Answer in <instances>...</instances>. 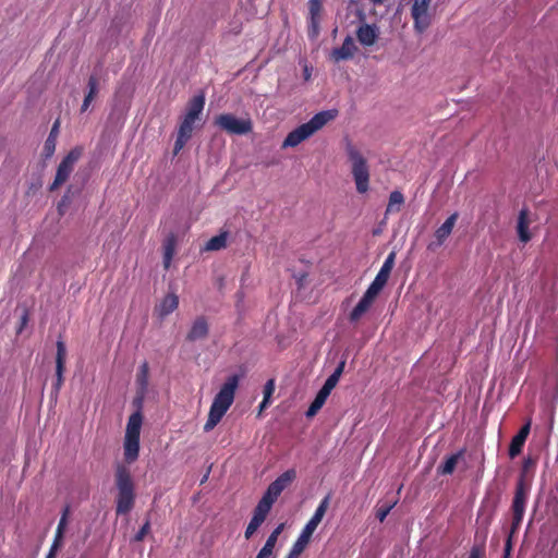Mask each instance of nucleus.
<instances>
[{
	"label": "nucleus",
	"instance_id": "nucleus-1",
	"mask_svg": "<svg viewBox=\"0 0 558 558\" xmlns=\"http://www.w3.org/2000/svg\"><path fill=\"white\" fill-rule=\"evenodd\" d=\"M240 376L232 375L227 378L218 392L215 395L208 418L203 426L204 432H210L220 423L225 414L234 402L235 390L239 386Z\"/></svg>",
	"mask_w": 558,
	"mask_h": 558
},
{
	"label": "nucleus",
	"instance_id": "nucleus-2",
	"mask_svg": "<svg viewBox=\"0 0 558 558\" xmlns=\"http://www.w3.org/2000/svg\"><path fill=\"white\" fill-rule=\"evenodd\" d=\"M204 105V95H196L189 101L186 113L183 116L177 133V140L173 145V156H177V154L185 147L186 142L192 138L197 122L201 121Z\"/></svg>",
	"mask_w": 558,
	"mask_h": 558
},
{
	"label": "nucleus",
	"instance_id": "nucleus-3",
	"mask_svg": "<svg viewBox=\"0 0 558 558\" xmlns=\"http://www.w3.org/2000/svg\"><path fill=\"white\" fill-rule=\"evenodd\" d=\"M338 116L337 109H328L327 111H320L312 117L311 121L296 126L293 131L289 132L284 141L281 144V148H295L299 144L311 138V136L325 124L333 121Z\"/></svg>",
	"mask_w": 558,
	"mask_h": 558
},
{
	"label": "nucleus",
	"instance_id": "nucleus-4",
	"mask_svg": "<svg viewBox=\"0 0 558 558\" xmlns=\"http://www.w3.org/2000/svg\"><path fill=\"white\" fill-rule=\"evenodd\" d=\"M116 486L118 489L116 511L118 515L130 512L135 505L136 493L132 475L124 464L116 469Z\"/></svg>",
	"mask_w": 558,
	"mask_h": 558
},
{
	"label": "nucleus",
	"instance_id": "nucleus-5",
	"mask_svg": "<svg viewBox=\"0 0 558 558\" xmlns=\"http://www.w3.org/2000/svg\"><path fill=\"white\" fill-rule=\"evenodd\" d=\"M330 494H327L324 499L320 500L318 508L315 510L313 515L308 519L302 529V533L299 535L296 541L293 543L290 551L284 558H298L306 548L311 542V536L318 527L323 518L325 517L326 510L329 507Z\"/></svg>",
	"mask_w": 558,
	"mask_h": 558
},
{
	"label": "nucleus",
	"instance_id": "nucleus-6",
	"mask_svg": "<svg viewBox=\"0 0 558 558\" xmlns=\"http://www.w3.org/2000/svg\"><path fill=\"white\" fill-rule=\"evenodd\" d=\"M143 425V414L141 411L132 413L126 422V430L124 437V459L131 464L137 460L140 456V440Z\"/></svg>",
	"mask_w": 558,
	"mask_h": 558
},
{
	"label": "nucleus",
	"instance_id": "nucleus-7",
	"mask_svg": "<svg viewBox=\"0 0 558 558\" xmlns=\"http://www.w3.org/2000/svg\"><path fill=\"white\" fill-rule=\"evenodd\" d=\"M348 156L352 163L351 173L355 182V191L365 194L369 189V168L365 157L353 146L348 147Z\"/></svg>",
	"mask_w": 558,
	"mask_h": 558
},
{
	"label": "nucleus",
	"instance_id": "nucleus-8",
	"mask_svg": "<svg viewBox=\"0 0 558 558\" xmlns=\"http://www.w3.org/2000/svg\"><path fill=\"white\" fill-rule=\"evenodd\" d=\"M82 156V148L75 147L71 149L68 155L60 162L53 182L49 186L50 192L57 191L59 186L68 182L70 175L75 169L76 163L80 161Z\"/></svg>",
	"mask_w": 558,
	"mask_h": 558
},
{
	"label": "nucleus",
	"instance_id": "nucleus-9",
	"mask_svg": "<svg viewBox=\"0 0 558 558\" xmlns=\"http://www.w3.org/2000/svg\"><path fill=\"white\" fill-rule=\"evenodd\" d=\"M215 124L229 134L243 135L252 132L253 124L250 118H236L231 113H222L216 117Z\"/></svg>",
	"mask_w": 558,
	"mask_h": 558
},
{
	"label": "nucleus",
	"instance_id": "nucleus-10",
	"mask_svg": "<svg viewBox=\"0 0 558 558\" xmlns=\"http://www.w3.org/2000/svg\"><path fill=\"white\" fill-rule=\"evenodd\" d=\"M527 499V488L524 485L523 477H520L517 482L515 493L513 496L511 510V533H517L524 518L525 502Z\"/></svg>",
	"mask_w": 558,
	"mask_h": 558
},
{
	"label": "nucleus",
	"instance_id": "nucleus-11",
	"mask_svg": "<svg viewBox=\"0 0 558 558\" xmlns=\"http://www.w3.org/2000/svg\"><path fill=\"white\" fill-rule=\"evenodd\" d=\"M433 0H414L411 8V17L414 22V29L423 34L432 23L428 9Z\"/></svg>",
	"mask_w": 558,
	"mask_h": 558
},
{
	"label": "nucleus",
	"instance_id": "nucleus-12",
	"mask_svg": "<svg viewBox=\"0 0 558 558\" xmlns=\"http://www.w3.org/2000/svg\"><path fill=\"white\" fill-rule=\"evenodd\" d=\"M295 477V469H288V471L280 474L277 480L270 483L264 494L265 498L270 500L272 504L277 500V498L282 494L284 489H287L288 485Z\"/></svg>",
	"mask_w": 558,
	"mask_h": 558
},
{
	"label": "nucleus",
	"instance_id": "nucleus-13",
	"mask_svg": "<svg viewBox=\"0 0 558 558\" xmlns=\"http://www.w3.org/2000/svg\"><path fill=\"white\" fill-rule=\"evenodd\" d=\"M66 363V344L62 340V337H59L57 341V354H56V381L52 385V392L54 395L60 393V388L63 386V373L65 371Z\"/></svg>",
	"mask_w": 558,
	"mask_h": 558
},
{
	"label": "nucleus",
	"instance_id": "nucleus-14",
	"mask_svg": "<svg viewBox=\"0 0 558 558\" xmlns=\"http://www.w3.org/2000/svg\"><path fill=\"white\" fill-rule=\"evenodd\" d=\"M396 264V253L391 252L389 253L384 264L381 265L379 272L375 276V279L369 284L368 288H371L372 291H374L376 294H379L383 288L386 286L389 276L395 267Z\"/></svg>",
	"mask_w": 558,
	"mask_h": 558
},
{
	"label": "nucleus",
	"instance_id": "nucleus-15",
	"mask_svg": "<svg viewBox=\"0 0 558 558\" xmlns=\"http://www.w3.org/2000/svg\"><path fill=\"white\" fill-rule=\"evenodd\" d=\"M323 12V0H308V37L319 36V23Z\"/></svg>",
	"mask_w": 558,
	"mask_h": 558
},
{
	"label": "nucleus",
	"instance_id": "nucleus-16",
	"mask_svg": "<svg viewBox=\"0 0 558 558\" xmlns=\"http://www.w3.org/2000/svg\"><path fill=\"white\" fill-rule=\"evenodd\" d=\"M378 295L372 291L371 288H367L361 301L355 305V307L349 314V319L351 323H356L365 313L369 310L374 301Z\"/></svg>",
	"mask_w": 558,
	"mask_h": 558
},
{
	"label": "nucleus",
	"instance_id": "nucleus-17",
	"mask_svg": "<svg viewBox=\"0 0 558 558\" xmlns=\"http://www.w3.org/2000/svg\"><path fill=\"white\" fill-rule=\"evenodd\" d=\"M378 295L372 291L371 288H367L361 301L355 305V307L349 314V319L351 323H356L365 313L369 310L374 301Z\"/></svg>",
	"mask_w": 558,
	"mask_h": 558
},
{
	"label": "nucleus",
	"instance_id": "nucleus-18",
	"mask_svg": "<svg viewBox=\"0 0 558 558\" xmlns=\"http://www.w3.org/2000/svg\"><path fill=\"white\" fill-rule=\"evenodd\" d=\"M356 51V46L351 36L343 39L341 47L333 48L331 52V59L333 62H340L343 60H350Z\"/></svg>",
	"mask_w": 558,
	"mask_h": 558
},
{
	"label": "nucleus",
	"instance_id": "nucleus-19",
	"mask_svg": "<svg viewBox=\"0 0 558 558\" xmlns=\"http://www.w3.org/2000/svg\"><path fill=\"white\" fill-rule=\"evenodd\" d=\"M209 333V325L207 319L204 316H198L195 318L193 325L191 326L186 340L190 342H195L197 340H203V338L207 337Z\"/></svg>",
	"mask_w": 558,
	"mask_h": 558
},
{
	"label": "nucleus",
	"instance_id": "nucleus-20",
	"mask_svg": "<svg viewBox=\"0 0 558 558\" xmlns=\"http://www.w3.org/2000/svg\"><path fill=\"white\" fill-rule=\"evenodd\" d=\"M359 43L363 46H373L379 36L376 25L363 24L355 31Z\"/></svg>",
	"mask_w": 558,
	"mask_h": 558
},
{
	"label": "nucleus",
	"instance_id": "nucleus-21",
	"mask_svg": "<svg viewBox=\"0 0 558 558\" xmlns=\"http://www.w3.org/2000/svg\"><path fill=\"white\" fill-rule=\"evenodd\" d=\"M458 216V213L449 215L445 222H442L441 226L435 230L434 236L437 240L438 246H441L452 232L453 228L456 227Z\"/></svg>",
	"mask_w": 558,
	"mask_h": 558
},
{
	"label": "nucleus",
	"instance_id": "nucleus-22",
	"mask_svg": "<svg viewBox=\"0 0 558 558\" xmlns=\"http://www.w3.org/2000/svg\"><path fill=\"white\" fill-rule=\"evenodd\" d=\"M66 517H68V508L64 509L63 515L59 520V525L57 527L53 542L50 545V550L46 555L45 558H56L57 553L62 544V538H63L64 531L66 527Z\"/></svg>",
	"mask_w": 558,
	"mask_h": 558
},
{
	"label": "nucleus",
	"instance_id": "nucleus-23",
	"mask_svg": "<svg viewBox=\"0 0 558 558\" xmlns=\"http://www.w3.org/2000/svg\"><path fill=\"white\" fill-rule=\"evenodd\" d=\"M179 306V298L175 293H168L156 307L157 315L161 318L172 314Z\"/></svg>",
	"mask_w": 558,
	"mask_h": 558
},
{
	"label": "nucleus",
	"instance_id": "nucleus-24",
	"mask_svg": "<svg viewBox=\"0 0 558 558\" xmlns=\"http://www.w3.org/2000/svg\"><path fill=\"white\" fill-rule=\"evenodd\" d=\"M529 210L523 208L519 211L517 220V232L522 242H529L532 239L531 232L529 231Z\"/></svg>",
	"mask_w": 558,
	"mask_h": 558
},
{
	"label": "nucleus",
	"instance_id": "nucleus-25",
	"mask_svg": "<svg viewBox=\"0 0 558 558\" xmlns=\"http://www.w3.org/2000/svg\"><path fill=\"white\" fill-rule=\"evenodd\" d=\"M464 451V449H460L457 453L447 457L444 463L437 468V473L440 475L452 474L459 463V460L463 458Z\"/></svg>",
	"mask_w": 558,
	"mask_h": 558
},
{
	"label": "nucleus",
	"instance_id": "nucleus-26",
	"mask_svg": "<svg viewBox=\"0 0 558 558\" xmlns=\"http://www.w3.org/2000/svg\"><path fill=\"white\" fill-rule=\"evenodd\" d=\"M59 133H60V122H59V120H57L52 124L50 133L48 135V138L45 141V144H44V154L47 158H50L56 150Z\"/></svg>",
	"mask_w": 558,
	"mask_h": 558
},
{
	"label": "nucleus",
	"instance_id": "nucleus-27",
	"mask_svg": "<svg viewBox=\"0 0 558 558\" xmlns=\"http://www.w3.org/2000/svg\"><path fill=\"white\" fill-rule=\"evenodd\" d=\"M136 384L138 386V392L143 396L147 390L149 384V365L148 362H143L140 366L136 375Z\"/></svg>",
	"mask_w": 558,
	"mask_h": 558
},
{
	"label": "nucleus",
	"instance_id": "nucleus-28",
	"mask_svg": "<svg viewBox=\"0 0 558 558\" xmlns=\"http://www.w3.org/2000/svg\"><path fill=\"white\" fill-rule=\"evenodd\" d=\"M272 502L268 500L265 495H263V498L257 504V507L254 509L253 517L257 519L259 524L262 525L265 521L267 514L272 508Z\"/></svg>",
	"mask_w": 558,
	"mask_h": 558
},
{
	"label": "nucleus",
	"instance_id": "nucleus-29",
	"mask_svg": "<svg viewBox=\"0 0 558 558\" xmlns=\"http://www.w3.org/2000/svg\"><path fill=\"white\" fill-rule=\"evenodd\" d=\"M272 502L268 500L265 495H263V498L257 504V507L254 509L253 517L257 519L259 524L262 525L265 521L267 514L272 508Z\"/></svg>",
	"mask_w": 558,
	"mask_h": 558
},
{
	"label": "nucleus",
	"instance_id": "nucleus-30",
	"mask_svg": "<svg viewBox=\"0 0 558 558\" xmlns=\"http://www.w3.org/2000/svg\"><path fill=\"white\" fill-rule=\"evenodd\" d=\"M329 393L325 391L324 387L320 388V390L317 392L316 397L312 401V403L308 407V410L306 411L307 416H314L318 413V411L322 409V407L325 404Z\"/></svg>",
	"mask_w": 558,
	"mask_h": 558
},
{
	"label": "nucleus",
	"instance_id": "nucleus-31",
	"mask_svg": "<svg viewBox=\"0 0 558 558\" xmlns=\"http://www.w3.org/2000/svg\"><path fill=\"white\" fill-rule=\"evenodd\" d=\"M404 203V196L401 192L395 191L390 193L389 201L386 206V214L398 213Z\"/></svg>",
	"mask_w": 558,
	"mask_h": 558
},
{
	"label": "nucleus",
	"instance_id": "nucleus-32",
	"mask_svg": "<svg viewBox=\"0 0 558 558\" xmlns=\"http://www.w3.org/2000/svg\"><path fill=\"white\" fill-rule=\"evenodd\" d=\"M175 244H177V239L173 234L167 236L163 242V250H165L163 264H165L166 268H168L172 262Z\"/></svg>",
	"mask_w": 558,
	"mask_h": 558
},
{
	"label": "nucleus",
	"instance_id": "nucleus-33",
	"mask_svg": "<svg viewBox=\"0 0 558 558\" xmlns=\"http://www.w3.org/2000/svg\"><path fill=\"white\" fill-rule=\"evenodd\" d=\"M489 524H490V518L486 519V524H485V529L482 534L481 543L473 545V547L470 551L469 558H483V556L485 555V542H486V537H487V526Z\"/></svg>",
	"mask_w": 558,
	"mask_h": 558
},
{
	"label": "nucleus",
	"instance_id": "nucleus-34",
	"mask_svg": "<svg viewBox=\"0 0 558 558\" xmlns=\"http://www.w3.org/2000/svg\"><path fill=\"white\" fill-rule=\"evenodd\" d=\"M228 242V232H220L218 235L209 239L205 245L206 250L217 251L220 248H225Z\"/></svg>",
	"mask_w": 558,
	"mask_h": 558
},
{
	"label": "nucleus",
	"instance_id": "nucleus-35",
	"mask_svg": "<svg viewBox=\"0 0 558 558\" xmlns=\"http://www.w3.org/2000/svg\"><path fill=\"white\" fill-rule=\"evenodd\" d=\"M523 447H524V440L522 438H520L518 435H515L510 441V445L508 448V456L510 458L518 457L520 454V452L522 451Z\"/></svg>",
	"mask_w": 558,
	"mask_h": 558
},
{
	"label": "nucleus",
	"instance_id": "nucleus-36",
	"mask_svg": "<svg viewBox=\"0 0 558 558\" xmlns=\"http://www.w3.org/2000/svg\"><path fill=\"white\" fill-rule=\"evenodd\" d=\"M283 526H284L283 524H279L277 527H275L272 530V532L269 534V536L267 537V539H266V542L264 544L266 549L268 551H270L271 554H274V547H275V545L277 543V539H278L280 533L283 530Z\"/></svg>",
	"mask_w": 558,
	"mask_h": 558
},
{
	"label": "nucleus",
	"instance_id": "nucleus-37",
	"mask_svg": "<svg viewBox=\"0 0 558 558\" xmlns=\"http://www.w3.org/2000/svg\"><path fill=\"white\" fill-rule=\"evenodd\" d=\"M88 92L86 94V96L84 98H86L89 104H92L94 101V99L96 98V95H97V92H98V80L96 76H89V80H88Z\"/></svg>",
	"mask_w": 558,
	"mask_h": 558
},
{
	"label": "nucleus",
	"instance_id": "nucleus-38",
	"mask_svg": "<svg viewBox=\"0 0 558 558\" xmlns=\"http://www.w3.org/2000/svg\"><path fill=\"white\" fill-rule=\"evenodd\" d=\"M151 529L150 520L147 519L145 523L142 525V527L138 530V532L134 536V541L136 543L143 542L144 538L149 534V531Z\"/></svg>",
	"mask_w": 558,
	"mask_h": 558
},
{
	"label": "nucleus",
	"instance_id": "nucleus-39",
	"mask_svg": "<svg viewBox=\"0 0 558 558\" xmlns=\"http://www.w3.org/2000/svg\"><path fill=\"white\" fill-rule=\"evenodd\" d=\"M260 524L257 519L254 517L251 518L248 521V524L244 531L245 538H250L253 534L256 533V531L259 529Z\"/></svg>",
	"mask_w": 558,
	"mask_h": 558
},
{
	"label": "nucleus",
	"instance_id": "nucleus-40",
	"mask_svg": "<svg viewBox=\"0 0 558 558\" xmlns=\"http://www.w3.org/2000/svg\"><path fill=\"white\" fill-rule=\"evenodd\" d=\"M393 507H395V504H388L387 506L379 507L376 510V518L379 521H384Z\"/></svg>",
	"mask_w": 558,
	"mask_h": 558
},
{
	"label": "nucleus",
	"instance_id": "nucleus-41",
	"mask_svg": "<svg viewBox=\"0 0 558 558\" xmlns=\"http://www.w3.org/2000/svg\"><path fill=\"white\" fill-rule=\"evenodd\" d=\"M339 380L340 379L331 374L328 378H326L323 387L330 395L332 389L338 385Z\"/></svg>",
	"mask_w": 558,
	"mask_h": 558
},
{
	"label": "nucleus",
	"instance_id": "nucleus-42",
	"mask_svg": "<svg viewBox=\"0 0 558 558\" xmlns=\"http://www.w3.org/2000/svg\"><path fill=\"white\" fill-rule=\"evenodd\" d=\"M275 390V380L274 378L268 379L266 384L264 385V398L268 399L270 401V398Z\"/></svg>",
	"mask_w": 558,
	"mask_h": 558
},
{
	"label": "nucleus",
	"instance_id": "nucleus-43",
	"mask_svg": "<svg viewBox=\"0 0 558 558\" xmlns=\"http://www.w3.org/2000/svg\"><path fill=\"white\" fill-rule=\"evenodd\" d=\"M28 323H29V311L27 308H25L23 311V314L20 317V327H19L17 332L20 333L23 330V328L27 326Z\"/></svg>",
	"mask_w": 558,
	"mask_h": 558
},
{
	"label": "nucleus",
	"instance_id": "nucleus-44",
	"mask_svg": "<svg viewBox=\"0 0 558 558\" xmlns=\"http://www.w3.org/2000/svg\"><path fill=\"white\" fill-rule=\"evenodd\" d=\"M71 194H72V185H70L65 192V194L62 196L58 209L61 211V205H69L71 203Z\"/></svg>",
	"mask_w": 558,
	"mask_h": 558
},
{
	"label": "nucleus",
	"instance_id": "nucleus-45",
	"mask_svg": "<svg viewBox=\"0 0 558 558\" xmlns=\"http://www.w3.org/2000/svg\"><path fill=\"white\" fill-rule=\"evenodd\" d=\"M530 430H531V422H527V423L523 424V426L517 434L520 438H522L525 441V439L529 436Z\"/></svg>",
	"mask_w": 558,
	"mask_h": 558
},
{
	"label": "nucleus",
	"instance_id": "nucleus-46",
	"mask_svg": "<svg viewBox=\"0 0 558 558\" xmlns=\"http://www.w3.org/2000/svg\"><path fill=\"white\" fill-rule=\"evenodd\" d=\"M344 367H345V361L342 360V361L339 362V364L335 368L333 376H336L338 379H340L341 375H342V372L344 371Z\"/></svg>",
	"mask_w": 558,
	"mask_h": 558
},
{
	"label": "nucleus",
	"instance_id": "nucleus-47",
	"mask_svg": "<svg viewBox=\"0 0 558 558\" xmlns=\"http://www.w3.org/2000/svg\"><path fill=\"white\" fill-rule=\"evenodd\" d=\"M512 534L513 533L510 532V534L507 537V542H506V545H505V555H504L505 558H509V554H510V550H511V536H512Z\"/></svg>",
	"mask_w": 558,
	"mask_h": 558
},
{
	"label": "nucleus",
	"instance_id": "nucleus-48",
	"mask_svg": "<svg viewBox=\"0 0 558 558\" xmlns=\"http://www.w3.org/2000/svg\"><path fill=\"white\" fill-rule=\"evenodd\" d=\"M272 554L263 546L256 555V558H269Z\"/></svg>",
	"mask_w": 558,
	"mask_h": 558
},
{
	"label": "nucleus",
	"instance_id": "nucleus-49",
	"mask_svg": "<svg viewBox=\"0 0 558 558\" xmlns=\"http://www.w3.org/2000/svg\"><path fill=\"white\" fill-rule=\"evenodd\" d=\"M90 107V102L89 100H87L86 98L83 99V104L81 106V112H86L88 110V108Z\"/></svg>",
	"mask_w": 558,
	"mask_h": 558
},
{
	"label": "nucleus",
	"instance_id": "nucleus-50",
	"mask_svg": "<svg viewBox=\"0 0 558 558\" xmlns=\"http://www.w3.org/2000/svg\"><path fill=\"white\" fill-rule=\"evenodd\" d=\"M270 403L269 400H266V398L264 397V399L262 400L260 404H259V411H263L265 410V408Z\"/></svg>",
	"mask_w": 558,
	"mask_h": 558
},
{
	"label": "nucleus",
	"instance_id": "nucleus-51",
	"mask_svg": "<svg viewBox=\"0 0 558 558\" xmlns=\"http://www.w3.org/2000/svg\"><path fill=\"white\" fill-rule=\"evenodd\" d=\"M372 4L374 5H380L383 4L386 0H369Z\"/></svg>",
	"mask_w": 558,
	"mask_h": 558
},
{
	"label": "nucleus",
	"instance_id": "nucleus-52",
	"mask_svg": "<svg viewBox=\"0 0 558 558\" xmlns=\"http://www.w3.org/2000/svg\"><path fill=\"white\" fill-rule=\"evenodd\" d=\"M531 461V459H526L525 462H524V468L527 466L529 462Z\"/></svg>",
	"mask_w": 558,
	"mask_h": 558
},
{
	"label": "nucleus",
	"instance_id": "nucleus-53",
	"mask_svg": "<svg viewBox=\"0 0 558 558\" xmlns=\"http://www.w3.org/2000/svg\"><path fill=\"white\" fill-rule=\"evenodd\" d=\"M64 206H65V205H61V211H59V214H61V215H62V214L64 213V211H63Z\"/></svg>",
	"mask_w": 558,
	"mask_h": 558
},
{
	"label": "nucleus",
	"instance_id": "nucleus-54",
	"mask_svg": "<svg viewBox=\"0 0 558 558\" xmlns=\"http://www.w3.org/2000/svg\"><path fill=\"white\" fill-rule=\"evenodd\" d=\"M478 535H480V533H478V532H476V534H475V538H478Z\"/></svg>",
	"mask_w": 558,
	"mask_h": 558
}]
</instances>
